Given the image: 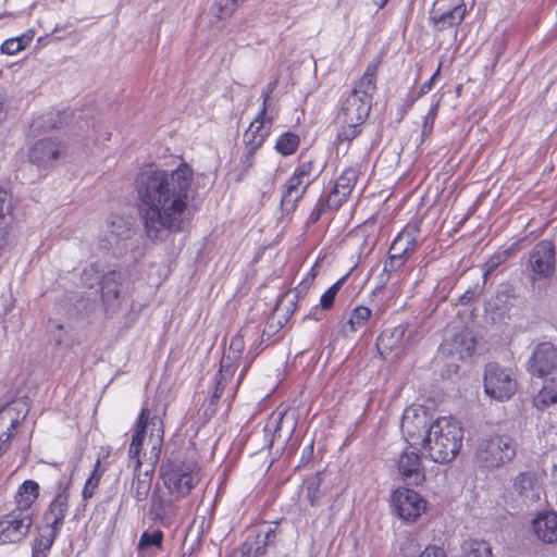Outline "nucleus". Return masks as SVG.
Segmentation results:
<instances>
[{
    "mask_svg": "<svg viewBox=\"0 0 557 557\" xmlns=\"http://www.w3.org/2000/svg\"><path fill=\"white\" fill-rule=\"evenodd\" d=\"M420 226L418 223H409L393 240L389 251L401 255L408 259L418 247Z\"/></svg>",
    "mask_w": 557,
    "mask_h": 557,
    "instance_id": "5701e85b",
    "label": "nucleus"
},
{
    "mask_svg": "<svg viewBox=\"0 0 557 557\" xmlns=\"http://www.w3.org/2000/svg\"><path fill=\"white\" fill-rule=\"evenodd\" d=\"M419 557H447L445 550L436 545L426 546Z\"/></svg>",
    "mask_w": 557,
    "mask_h": 557,
    "instance_id": "3c124183",
    "label": "nucleus"
},
{
    "mask_svg": "<svg viewBox=\"0 0 557 557\" xmlns=\"http://www.w3.org/2000/svg\"><path fill=\"white\" fill-rule=\"evenodd\" d=\"M194 171L185 162L174 170L145 168L134 182L144 231L162 242L183 231L190 216Z\"/></svg>",
    "mask_w": 557,
    "mask_h": 557,
    "instance_id": "f257e3e1",
    "label": "nucleus"
},
{
    "mask_svg": "<svg viewBox=\"0 0 557 557\" xmlns=\"http://www.w3.org/2000/svg\"><path fill=\"white\" fill-rule=\"evenodd\" d=\"M434 421L428 409L421 405H411L403 413L400 430L404 438L411 447H420L429 426Z\"/></svg>",
    "mask_w": 557,
    "mask_h": 557,
    "instance_id": "1a4fd4ad",
    "label": "nucleus"
},
{
    "mask_svg": "<svg viewBox=\"0 0 557 557\" xmlns=\"http://www.w3.org/2000/svg\"><path fill=\"white\" fill-rule=\"evenodd\" d=\"M101 475H102L101 463H100V460L98 459L96 461V463H95L92 473L87 479V481L85 483V486L83 488V493L82 494H83V498L84 499H88V498H91L94 496L95 491H96V488L99 485Z\"/></svg>",
    "mask_w": 557,
    "mask_h": 557,
    "instance_id": "79ce46f5",
    "label": "nucleus"
},
{
    "mask_svg": "<svg viewBox=\"0 0 557 557\" xmlns=\"http://www.w3.org/2000/svg\"><path fill=\"white\" fill-rule=\"evenodd\" d=\"M388 0H374V4L377 5V8H383Z\"/></svg>",
    "mask_w": 557,
    "mask_h": 557,
    "instance_id": "4d7b16f0",
    "label": "nucleus"
},
{
    "mask_svg": "<svg viewBox=\"0 0 557 557\" xmlns=\"http://www.w3.org/2000/svg\"><path fill=\"white\" fill-rule=\"evenodd\" d=\"M33 40V34H23L22 36L9 38L7 39L2 46L1 50L3 53L9 55H14L25 49L27 46L30 45Z\"/></svg>",
    "mask_w": 557,
    "mask_h": 557,
    "instance_id": "58836bf2",
    "label": "nucleus"
},
{
    "mask_svg": "<svg viewBox=\"0 0 557 557\" xmlns=\"http://www.w3.org/2000/svg\"><path fill=\"white\" fill-rule=\"evenodd\" d=\"M39 496V484L34 480L24 481L14 495V510L30 511L32 505Z\"/></svg>",
    "mask_w": 557,
    "mask_h": 557,
    "instance_id": "c85d7f7f",
    "label": "nucleus"
},
{
    "mask_svg": "<svg viewBox=\"0 0 557 557\" xmlns=\"http://www.w3.org/2000/svg\"><path fill=\"white\" fill-rule=\"evenodd\" d=\"M438 106V100L433 102L429 112L425 114L421 133L422 138H428L432 134L434 122L437 116Z\"/></svg>",
    "mask_w": 557,
    "mask_h": 557,
    "instance_id": "49530a36",
    "label": "nucleus"
},
{
    "mask_svg": "<svg viewBox=\"0 0 557 557\" xmlns=\"http://www.w3.org/2000/svg\"><path fill=\"white\" fill-rule=\"evenodd\" d=\"M432 87H433V79H429L425 83H423L418 92V97H421V96L428 94L432 89Z\"/></svg>",
    "mask_w": 557,
    "mask_h": 557,
    "instance_id": "6e6d98bb",
    "label": "nucleus"
},
{
    "mask_svg": "<svg viewBox=\"0 0 557 557\" xmlns=\"http://www.w3.org/2000/svg\"><path fill=\"white\" fill-rule=\"evenodd\" d=\"M276 87V82L269 83L267 87L262 90L261 97H262V107L261 109H264L265 112H270L268 110V102L270 100L271 94Z\"/></svg>",
    "mask_w": 557,
    "mask_h": 557,
    "instance_id": "864d4df0",
    "label": "nucleus"
},
{
    "mask_svg": "<svg viewBox=\"0 0 557 557\" xmlns=\"http://www.w3.org/2000/svg\"><path fill=\"white\" fill-rule=\"evenodd\" d=\"M59 533L60 532L45 527L42 533H40L33 543L32 557H47Z\"/></svg>",
    "mask_w": 557,
    "mask_h": 557,
    "instance_id": "f704fd0d",
    "label": "nucleus"
},
{
    "mask_svg": "<svg viewBox=\"0 0 557 557\" xmlns=\"http://www.w3.org/2000/svg\"><path fill=\"white\" fill-rule=\"evenodd\" d=\"M475 338L471 330L462 329L460 332L446 336L441 345L443 354L458 359H465L474 351Z\"/></svg>",
    "mask_w": 557,
    "mask_h": 557,
    "instance_id": "412c9836",
    "label": "nucleus"
},
{
    "mask_svg": "<svg viewBox=\"0 0 557 557\" xmlns=\"http://www.w3.org/2000/svg\"><path fill=\"white\" fill-rule=\"evenodd\" d=\"M510 500L518 507L539 504L544 495L543 480L539 472L522 471L512 480L508 490Z\"/></svg>",
    "mask_w": 557,
    "mask_h": 557,
    "instance_id": "0eeeda50",
    "label": "nucleus"
},
{
    "mask_svg": "<svg viewBox=\"0 0 557 557\" xmlns=\"http://www.w3.org/2000/svg\"><path fill=\"white\" fill-rule=\"evenodd\" d=\"M307 286H299L284 294L276 305V311L282 312L286 317L294 313L298 302L305 298Z\"/></svg>",
    "mask_w": 557,
    "mask_h": 557,
    "instance_id": "72a5a7b5",
    "label": "nucleus"
},
{
    "mask_svg": "<svg viewBox=\"0 0 557 557\" xmlns=\"http://www.w3.org/2000/svg\"><path fill=\"white\" fill-rule=\"evenodd\" d=\"M59 144L53 139H41L30 149L29 161L39 166H45L53 162L59 156Z\"/></svg>",
    "mask_w": 557,
    "mask_h": 557,
    "instance_id": "393cba45",
    "label": "nucleus"
},
{
    "mask_svg": "<svg viewBox=\"0 0 557 557\" xmlns=\"http://www.w3.org/2000/svg\"><path fill=\"white\" fill-rule=\"evenodd\" d=\"M463 429L451 417H438L429 426V433L420 445L423 456L436 463H447L459 454Z\"/></svg>",
    "mask_w": 557,
    "mask_h": 557,
    "instance_id": "7ed1b4c3",
    "label": "nucleus"
},
{
    "mask_svg": "<svg viewBox=\"0 0 557 557\" xmlns=\"http://www.w3.org/2000/svg\"><path fill=\"white\" fill-rule=\"evenodd\" d=\"M556 269V250L553 242L544 239L537 243L529 252L525 271L530 278H548Z\"/></svg>",
    "mask_w": 557,
    "mask_h": 557,
    "instance_id": "9b49d317",
    "label": "nucleus"
},
{
    "mask_svg": "<svg viewBox=\"0 0 557 557\" xmlns=\"http://www.w3.org/2000/svg\"><path fill=\"white\" fill-rule=\"evenodd\" d=\"M517 380L510 368L488 363L484 371V392L498 401L508 400L517 392Z\"/></svg>",
    "mask_w": 557,
    "mask_h": 557,
    "instance_id": "6e6552de",
    "label": "nucleus"
},
{
    "mask_svg": "<svg viewBox=\"0 0 557 557\" xmlns=\"http://www.w3.org/2000/svg\"><path fill=\"white\" fill-rule=\"evenodd\" d=\"M28 413V405L25 399L18 398L0 408V451L9 448L12 431L23 421Z\"/></svg>",
    "mask_w": 557,
    "mask_h": 557,
    "instance_id": "ddd939ff",
    "label": "nucleus"
},
{
    "mask_svg": "<svg viewBox=\"0 0 557 557\" xmlns=\"http://www.w3.org/2000/svg\"><path fill=\"white\" fill-rule=\"evenodd\" d=\"M527 368L532 375L539 377L557 376V347L549 342L537 344Z\"/></svg>",
    "mask_w": 557,
    "mask_h": 557,
    "instance_id": "4468645a",
    "label": "nucleus"
},
{
    "mask_svg": "<svg viewBox=\"0 0 557 557\" xmlns=\"http://www.w3.org/2000/svg\"><path fill=\"white\" fill-rule=\"evenodd\" d=\"M509 249L498 251L495 255H493L484 264V281L486 280L487 275L491 274L494 270H496L502 263H504L509 258Z\"/></svg>",
    "mask_w": 557,
    "mask_h": 557,
    "instance_id": "a18cd8bd",
    "label": "nucleus"
},
{
    "mask_svg": "<svg viewBox=\"0 0 557 557\" xmlns=\"http://www.w3.org/2000/svg\"><path fill=\"white\" fill-rule=\"evenodd\" d=\"M393 504L400 519L416 521L425 511V500L414 491L398 488L393 495Z\"/></svg>",
    "mask_w": 557,
    "mask_h": 557,
    "instance_id": "dca6fc26",
    "label": "nucleus"
},
{
    "mask_svg": "<svg viewBox=\"0 0 557 557\" xmlns=\"http://www.w3.org/2000/svg\"><path fill=\"white\" fill-rule=\"evenodd\" d=\"M409 544H410V546H412L413 548L419 547V545H418V543L416 542V540H409Z\"/></svg>",
    "mask_w": 557,
    "mask_h": 557,
    "instance_id": "bf43d9fd",
    "label": "nucleus"
},
{
    "mask_svg": "<svg viewBox=\"0 0 557 557\" xmlns=\"http://www.w3.org/2000/svg\"><path fill=\"white\" fill-rule=\"evenodd\" d=\"M34 523L32 511L14 510L0 516V545L22 543Z\"/></svg>",
    "mask_w": 557,
    "mask_h": 557,
    "instance_id": "9d476101",
    "label": "nucleus"
},
{
    "mask_svg": "<svg viewBox=\"0 0 557 557\" xmlns=\"http://www.w3.org/2000/svg\"><path fill=\"white\" fill-rule=\"evenodd\" d=\"M115 275L116 274L114 272L110 273L104 280L102 286V298L106 304H111L119 297V289L116 285L113 282H110L111 278L114 281Z\"/></svg>",
    "mask_w": 557,
    "mask_h": 557,
    "instance_id": "de8ad7c7",
    "label": "nucleus"
},
{
    "mask_svg": "<svg viewBox=\"0 0 557 557\" xmlns=\"http://www.w3.org/2000/svg\"><path fill=\"white\" fill-rule=\"evenodd\" d=\"M461 550V557H492V547L483 540H467L463 542Z\"/></svg>",
    "mask_w": 557,
    "mask_h": 557,
    "instance_id": "e433bc0d",
    "label": "nucleus"
},
{
    "mask_svg": "<svg viewBox=\"0 0 557 557\" xmlns=\"http://www.w3.org/2000/svg\"><path fill=\"white\" fill-rule=\"evenodd\" d=\"M12 197L0 188V245L7 243V237L13 225Z\"/></svg>",
    "mask_w": 557,
    "mask_h": 557,
    "instance_id": "c756f323",
    "label": "nucleus"
},
{
    "mask_svg": "<svg viewBox=\"0 0 557 557\" xmlns=\"http://www.w3.org/2000/svg\"><path fill=\"white\" fill-rule=\"evenodd\" d=\"M257 355H258V352L253 351L252 349L248 350V352L246 354V356L243 359L244 360V367H243L242 372L239 374L238 382H240L243 380V377L245 376V374L248 371L249 367L251 366V363L256 359Z\"/></svg>",
    "mask_w": 557,
    "mask_h": 557,
    "instance_id": "603ef678",
    "label": "nucleus"
},
{
    "mask_svg": "<svg viewBox=\"0 0 557 557\" xmlns=\"http://www.w3.org/2000/svg\"><path fill=\"white\" fill-rule=\"evenodd\" d=\"M440 71H441V64L438 65V67L435 71V73L430 77V79H433V83L435 82L436 77L438 76Z\"/></svg>",
    "mask_w": 557,
    "mask_h": 557,
    "instance_id": "13d9d810",
    "label": "nucleus"
},
{
    "mask_svg": "<svg viewBox=\"0 0 557 557\" xmlns=\"http://www.w3.org/2000/svg\"><path fill=\"white\" fill-rule=\"evenodd\" d=\"M325 208H330L327 205H326V200L325 201H321L319 202L315 208L313 209V211L311 212L310 214V222L311 223H315L322 215V213L324 212V209Z\"/></svg>",
    "mask_w": 557,
    "mask_h": 557,
    "instance_id": "5fc2aeb1",
    "label": "nucleus"
},
{
    "mask_svg": "<svg viewBox=\"0 0 557 557\" xmlns=\"http://www.w3.org/2000/svg\"><path fill=\"white\" fill-rule=\"evenodd\" d=\"M163 532L160 530L143 532L137 544L138 557H150L154 555L156 550H161L163 547Z\"/></svg>",
    "mask_w": 557,
    "mask_h": 557,
    "instance_id": "7c9ffc66",
    "label": "nucleus"
},
{
    "mask_svg": "<svg viewBox=\"0 0 557 557\" xmlns=\"http://www.w3.org/2000/svg\"><path fill=\"white\" fill-rule=\"evenodd\" d=\"M284 424H288V432L286 434V437L290 435V433L294 431L295 422L283 412H274L270 416L268 419L265 425H264V432L267 435H271V444L274 442V440L282 437V430Z\"/></svg>",
    "mask_w": 557,
    "mask_h": 557,
    "instance_id": "473e14b6",
    "label": "nucleus"
},
{
    "mask_svg": "<svg viewBox=\"0 0 557 557\" xmlns=\"http://www.w3.org/2000/svg\"><path fill=\"white\" fill-rule=\"evenodd\" d=\"M344 281L345 277L339 278L323 293V295L320 298L319 307L312 308V310L309 313V317L311 319L319 321L321 319L320 310H329L333 306L335 297L338 290L341 289Z\"/></svg>",
    "mask_w": 557,
    "mask_h": 557,
    "instance_id": "c9c22d12",
    "label": "nucleus"
},
{
    "mask_svg": "<svg viewBox=\"0 0 557 557\" xmlns=\"http://www.w3.org/2000/svg\"><path fill=\"white\" fill-rule=\"evenodd\" d=\"M258 334L259 331L257 330L251 332L250 329H245L232 337L228 350L221 361L220 374L222 377H224L225 375H234L239 361L243 359V352L245 349V338L256 337Z\"/></svg>",
    "mask_w": 557,
    "mask_h": 557,
    "instance_id": "f3484780",
    "label": "nucleus"
},
{
    "mask_svg": "<svg viewBox=\"0 0 557 557\" xmlns=\"http://www.w3.org/2000/svg\"><path fill=\"white\" fill-rule=\"evenodd\" d=\"M517 454L516 440L506 433H493L478 445L475 458L485 468L494 469L510 462Z\"/></svg>",
    "mask_w": 557,
    "mask_h": 557,
    "instance_id": "20e7f679",
    "label": "nucleus"
},
{
    "mask_svg": "<svg viewBox=\"0 0 557 557\" xmlns=\"http://www.w3.org/2000/svg\"><path fill=\"white\" fill-rule=\"evenodd\" d=\"M70 485L71 483L67 482L63 487H60L58 494L50 502L46 512L44 513V521L47 529L58 532L61 531L64 518L69 510Z\"/></svg>",
    "mask_w": 557,
    "mask_h": 557,
    "instance_id": "6ab92c4d",
    "label": "nucleus"
},
{
    "mask_svg": "<svg viewBox=\"0 0 557 557\" xmlns=\"http://www.w3.org/2000/svg\"><path fill=\"white\" fill-rule=\"evenodd\" d=\"M359 173L358 166H349L342 172L326 198V205L330 209L337 210L348 199L359 177Z\"/></svg>",
    "mask_w": 557,
    "mask_h": 557,
    "instance_id": "a211bd4d",
    "label": "nucleus"
},
{
    "mask_svg": "<svg viewBox=\"0 0 557 557\" xmlns=\"http://www.w3.org/2000/svg\"><path fill=\"white\" fill-rule=\"evenodd\" d=\"M161 476L170 494L181 498L199 482V468L195 462L169 463L161 467Z\"/></svg>",
    "mask_w": 557,
    "mask_h": 557,
    "instance_id": "423d86ee",
    "label": "nucleus"
},
{
    "mask_svg": "<svg viewBox=\"0 0 557 557\" xmlns=\"http://www.w3.org/2000/svg\"><path fill=\"white\" fill-rule=\"evenodd\" d=\"M397 469L400 478L407 484L419 485L425 479L420 456L413 450L406 449L399 455Z\"/></svg>",
    "mask_w": 557,
    "mask_h": 557,
    "instance_id": "4be33fe9",
    "label": "nucleus"
},
{
    "mask_svg": "<svg viewBox=\"0 0 557 557\" xmlns=\"http://www.w3.org/2000/svg\"><path fill=\"white\" fill-rule=\"evenodd\" d=\"M232 376H228V375H225L224 377L221 376L220 372L216 374V379H215V387H214V391H213V394H212V399L213 400H216L221 397L222 393H223V389H224V386L227 382L228 379H231Z\"/></svg>",
    "mask_w": 557,
    "mask_h": 557,
    "instance_id": "8fccbe9b",
    "label": "nucleus"
},
{
    "mask_svg": "<svg viewBox=\"0 0 557 557\" xmlns=\"http://www.w3.org/2000/svg\"><path fill=\"white\" fill-rule=\"evenodd\" d=\"M150 512L162 525H170L177 516V507L172 498L162 497L156 493L151 497Z\"/></svg>",
    "mask_w": 557,
    "mask_h": 557,
    "instance_id": "a878e982",
    "label": "nucleus"
},
{
    "mask_svg": "<svg viewBox=\"0 0 557 557\" xmlns=\"http://www.w3.org/2000/svg\"><path fill=\"white\" fill-rule=\"evenodd\" d=\"M557 403V376L545 377L544 384L537 395L533 398V404L537 409H545Z\"/></svg>",
    "mask_w": 557,
    "mask_h": 557,
    "instance_id": "2f4dec72",
    "label": "nucleus"
},
{
    "mask_svg": "<svg viewBox=\"0 0 557 557\" xmlns=\"http://www.w3.org/2000/svg\"><path fill=\"white\" fill-rule=\"evenodd\" d=\"M359 97L360 95L357 94L348 95V97L343 101L341 110L336 116L337 123H364L372 103L369 99Z\"/></svg>",
    "mask_w": 557,
    "mask_h": 557,
    "instance_id": "aec40b11",
    "label": "nucleus"
},
{
    "mask_svg": "<svg viewBox=\"0 0 557 557\" xmlns=\"http://www.w3.org/2000/svg\"><path fill=\"white\" fill-rule=\"evenodd\" d=\"M532 529L541 541L557 542V515L553 511L539 513L532 521Z\"/></svg>",
    "mask_w": 557,
    "mask_h": 557,
    "instance_id": "b1692460",
    "label": "nucleus"
},
{
    "mask_svg": "<svg viewBox=\"0 0 557 557\" xmlns=\"http://www.w3.org/2000/svg\"><path fill=\"white\" fill-rule=\"evenodd\" d=\"M371 317V310L367 307L359 306L354 309L351 312L347 325L349 326L350 332H357L361 327H363L367 321Z\"/></svg>",
    "mask_w": 557,
    "mask_h": 557,
    "instance_id": "ea45409f",
    "label": "nucleus"
},
{
    "mask_svg": "<svg viewBox=\"0 0 557 557\" xmlns=\"http://www.w3.org/2000/svg\"><path fill=\"white\" fill-rule=\"evenodd\" d=\"M406 261L407 259L401 255L389 251V256L387 260L384 262L383 272L380 275L382 282L386 283L389 280L391 274L399 270L405 264Z\"/></svg>",
    "mask_w": 557,
    "mask_h": 557,
    "instance_id": "a19ab883",
    "label": "nucleus"
},
{
    "mask_svg": "<svg viewBox=\"0 0 557 557\" xmlns=\"http://www.w3.org/2000/svg\"><path fill=\"white\" fill-rule=\"evenodd\" d=\"M4 245H5V244H1V245H0V249H1Z\"/></svg>",
    "mask_w": 557,
    "mask_h": 557,
    "instance_id": "052dcab7",
    "label": "nucleus"
},
{
    "mask_svg": "<svg viewBox=\"0 0 557 557\" xmlns=\"http://www.w3.org/2000/svg\"><path fill=\"white\" fill-rule=\"evenodd\" d=\"M377 70L379 61L369 63L366 67L363 75L355 85L350 94L360 95L359 98L369 99L370 102L372 103V98L376 90Z\"/></svg>",
    "mask_w": 557,
    "mask_h": 557,
    "instance_id": "bb28decb",
    "label": "nucleus"
},
{
    "mask_svg": "<svg viewBox=\"0 0 557 557\" xmlns=\"http://www.w3.org/2000/svg\"><path fill=\"white\" fill-rule=\"evenodd\" d=\"M4 451H5V450H1V451H0V455H2Z\"/></svg>",
    "mask_w": 557,
    "mask_h": 557,
    "instance_id": "680f3d73",
    "label": "nucleus"
},
{
    "mask_svg": "<svg viewBox=\"0 0 557 557\" xmlns=\"http://www.w3.org/2000/svg\"><path fill=\"white\" fill-rule=\"evenodd\" d=\"M466 4L455 0H435L430 10V22L436 30L457 27L465 18Z\"/></svg>",
    "mask_w": 557,
    "mask_h": 557,
    "instance_id": "f8f14e48",
    "label": "nucleus"
},
{
    "mask_svg": "<svg viewBox=\"0 0 557 557\" xmlns=\"http://www.w3.org/2000/svg\"><path fill=\"white\" fill-rule=\"evenodd\" d=\"M339 131L337 133L338 144L350 143L361 133V125L357 123H338Z\"/></svg>",
    "mask_w": 557,
    "mask_h": 557,
    "instance_id": "37998d69",
    "label": "nucleus"
},
{
    "mask_svg": "<svg viewBox=\"0 0 557 557\" xmlns=\"http://www.w3.org/2000/svg\"><path fill=\"white\" fill-rule=\"evenodd\" d=\"M320 479L314 475L307 480V498L311 506H317L321 498Z\"/></svg>",
    "mask_w": 557,
    "mask_h": 557,
    "instance_id": "09e8293b",
    "label": "nucleus"
},
{
    "mask_svg": "<svg viewBox=\"0 0 557 557\" xmlns=\"http://www.w3.org/2000/svg\"><path fill=\"white\" fill-rule=\"evenodd\" d=\"M275 116L276 112L273 110L265 112L264 109H260L256 119L250 123L244 134V143L248 150L247 160L251 159L255 151L262 146L264 139L269 136Z\"/></svg>",
    "mask_w": 557,
    "mask_h": 557,
    "instance_id": "2eb2a0df",
    "label": "nucleus"
},
{
    "mask_svg": "<svg viewBox=\"0 0 557 557\" xmlns=\"http://www.w3.org/2000/svg\"><path fill=\"white\" fill-rule=\"evenodd\" d=\"M300 138L297 134L285 132L277 138L275 150L282 156H290L296 152L299 147Z\"/></svg>",
    "mask_w": 557,
    "mask_h": 557,
    "instance_id": "4c0bfd02",
    "label": "nucleus"
},
{
    "mask_svg": "<svg viewBox=\"0 0 557 557\" xmlns=\"http://www.w3.org/2000/svg\"><path fill=\"white\" fill-rule=\"evenodd\" d=\"M108 232L110 233L111 237L115 240H119L121 238H125L129 235L131 228L129 224L122 218H114L109 224H108Z\"/></svg>",
    "mask_w": 557,
    "mask_h": 557,
    "instance_id": "c03bdc74",
    "label": "nucleus"
},
{
    "mask_svg": "<svg viewBox=\"0 0 557 557\" xmlns=\"http://www.w3.org/2000/svg\"><path fill=\"white\" fill-rule=\"evenodd\" d=\"M164 407L157 398L146 403L136 421L128 448V467L134 471L131 494L144 502L151 488L152 474L161 455L164 437Z\"/></svg>",
    "mask_w": 557,
    "mask_h": 557,
    "instance_id": "f03ea898",
    "label": "nucleus"
},
{
    "mask_svg": "<svg viewBox=\"0 0 557 557\" xmlns=\"http://www.w3.org/2000/svg\"><path fill=\"white\" fill-rule=\"evenodd\" d=\"M405 327L395 326L392 330H385L377 338L376 347L382 356L396 351L403 347Z\"/></svg>",
    "mask_w": 557,
    "mask_h": 557,
    "instance_id": "cd10ccee",
    "label": "nucleus"
},
{
    "mask_svg": "<svg viewBox=\"0 0 557 557\" xmlns=\"http://www.w3.org/2000/svg\"><path fill=\"white\" fill-rule=\"evenodd\" d=\"M312 160L301 162L283 187L281 209L286 214L297 208L298 201L302 198L309 185L318 176Z\"/></svg>",
    "mask_w": 557,
    "mask_h": 557,
    "instance_id": "39448f33",
    "label": "nucleus"
}]
</instances>
